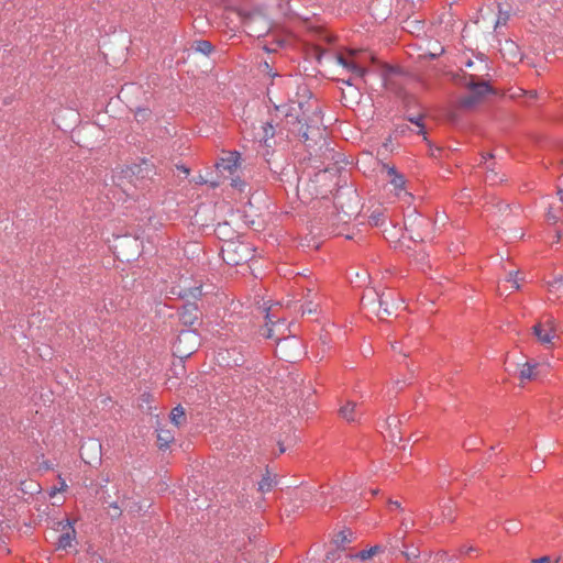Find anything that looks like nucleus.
Wrapping results in <instances>:
<instances>
[{
  "label": "nucleus",
  "mask_w": 563,
  "mask_h": 563,
  "mask_svg": "<svg viewBox=\"0 0 563 563\" xmlns=\"http://www.w3.org/2000/svg\"><path fill=\"white\" fill-rule=\"evenodd\" d=\"M212 187H217L219 185V181H210Z\"/></svg>",
  "instance_id": "nucleus-36"
},
{
  "label": "nucleus",
  "mask_w": 563,
  "mask_h": 563,
  "mask_svg": "<svg viewBox=\"0 0 563 563\" xmlns=\"http://www.w3.org/2000/svg\"><path fill=\"white\" fill-rule=\"evenodd\" d=\"M506 45L509 46V51H517V46L514 42H506Z\"/></svg>",
  "instance_id": "nucleus-28"
},
{
  "label": "nucleus",
  "mask_w": 563,
  "mask_h": 563,
  "mask_svg": "<svg viewBox=\"0 0 563 563\" xmlns=\"http://www.w3.org/2000/svg\"><path fill=\"white\" fill-rule=\"evenodd\" d=\"M550 562H551V558L548 555L539 558V559H534L532 561V563H550Z\"/></svg>",
  "instance_id": "nucleus-24"
},
{
  "label": "nucleus",
  "mask_w": 563,
  "mask_h": 563,
  "mask_svg": "<svg viewBox=\"0 0 563 563\" xmlns=\"http://www.w3.org/2000/svg\"><path fill=\"white\" fill-rule=\"evenodd\" d=\"M335 59L344 69L352 73L353 77L344 80L345 84L353 85L355 80L365 81L364 78L368 70L366 68L363 54L357 51L350 49L346 55H336Z\"/></svg>",
  "instance_id": "nucleus-2"
},
{
  "label": "nucleus",
  "mask_w": 563,
  "mask_h": 563,
  "mask_svg": "<svg viewBox=\"0 0 563 563\" xmlns=\"http://www.w3.org/2000/svg\"><path fill=\"white\" fill-rule=\"evenodd\" d=\"M549 290H550V294H556L559 292V295L556 296L558 298H561L562 295H563V280L560 278V279H555L554 282L550 283V286H549Z\"/></svg>",
  "instance_id": "nucleus-18"
},
{
  "label": "nucleus",
  "mask_w": 563,
  "mask_h": 563,
  "mask_svg": "<svg viewBox=\"0 0 563 563\" xmlns=\"http://www.w3.org/2000/svg\"><path fill=\"white\" fill-rule=\"evenodd\" d=\"M275 353L280 360L295 363L302 355L301 342L297 336L278 340Z\"/></svg>",
  "instance_id": "nucleus-3"
},
{
  "label": "nucleus",
  "mask_w": 563,
  "mask_h": 563,
  "mask_svg": "<svg viewBox=\"0 0 563 563\" xmlns=\"http://www.w3.org/2000/svg\"><path fill=\"white\" fill-rule=\"evenodd\" d=\"M66 487H67L66 483L64 481H62L58 490H64Z\"/></svg>",
  "instance_id": "nucleus-32"
},
{
  "label": "nucleus",
  "mask_w": 563,
  "mask_h": 563,
  "mask_svg": "<svg viewBox=\"0 0 563 563\" xmlns=\"http://www.w3.org/2000/svg\"><path fill=\"white\" fill-rule=\"evenodd\" d=\"M340 416L349 422H354L362 416V410L356 402L346 401V404L340 408Z\"/></svg>",
  "instance_id": "nucleus-9"
},
{
  "label": "nucleus",
  "mask_w": 563,
  "mask_h": 563,
  "mask_svg": "<svg viewBox=\"0 0 563 563\" xmlns=\"http://www.w3.org/2000/svg\"><path fill=\"white\" fill-rule=\"evenodd\" d=\"M540 368L541 365L536 362H526L519 371L520 380L523 383L526 380L536 379L541 373Z\"/></svg>",
  "instance_id": "nucleus-10"
},
{
  "label": "nucleus",
  "mask_w": 563,
  "mask_h": 563,
  "mask_svg": "<svg viewBox=\"0 0 563 563\" xmlns=\"http://www.w3.org/2000/svg\"><path fill=\"white\" fill-rule=\"evenodd\" d=\"M393 422H395V423H396V422H397V419H396V418H391V419H389V420H388V424H389V426H390Z\"/></svg>",
  "instance_id": "nucleus-35"
},
{
  "label": "nucleus",
  "mask_w": 563,
  "mask_h": 563,
  "mask_svg": "<svg viewBox=\"0 0 563 563\" xmlns=\"http://www.w3.org/2000/svg\"><path fill=\"white\" fill-rule=\"evenodd\" d=\"M505 529L507 532H517L519 530V523L515 520H508L506 522Z\"/></svg>",
  "instance_id": "nucleus-22"
},
{
  "label": "nucleus",
  "mask_w": 563,
  "mask_h": 563,
  "mask_svg": "<svg viewBox=\"0 0 563 563\" xmlns=\"http://www.w3.org/2000/svg\"><path fill=\"white\" fill-rule=\"evenodd\" d=\"M548 221L555 224L559 221L563 222V208L561 207H550L548 214H547Z\"/></svg>",
  "instance_id": "nucleus-15"
},
{
  "label": "nucleus",
  "mask_w": 563,
  "mask_h": 563,
  "mask_svg": "<svg viewBox=\"0 0 563 563\" xmlns=\"http://www.w3.org/2000/svg\"><path fill=\"white\" fill-rule=\"evenodd\" d=\"M225 353L219 354V361L223 362L228 367L241 366L244 362L243 356L238 353L234 349L232 351L228 350V361L225 360Z\"/></svg>",
  "instance_id": "nucleus-11"
},
{
  "label": "nucleus",
  "mask_w": 563,
  "mask_h": 563,
  "mask_svg": "<svg viewBox=\"0 0 563 563\" xmlns=\"http://www.w3.org/2000/svg\"><path fill=\"white\" fill-rule=\"evenodd\" d=\"M273 484L274 483L271 477H264L258 484V489L263 493L268 492L273 487Z\"/></svg>",
  "instance_id": "nucleus-19"
},
{
  "label": "nucleus",
  "mask_w": 563,
  "mask_h": 563,
  "mask_svg": "<svg viewBox=\"0 0 563 563\" xmlns=\"http://www.w3.org/2000/svg\"><path fill=\"white\" fill-rule=\"evenodd\" d=\"M383 223V213L373 212L369 217V224L378 227Z\"/></svg>",
  "instance_id": "nucleus-20"
},
{
  "label": "nucleus",
  "mask_w": 563,
  "mask_h": 563,
  "mask_svg": "<svg viewBox=\"0 0 563 563\" xmlns=\"http://www.w3.org/2000/svg\"><path fill=\"white\" fill-rule=\"evenodd\" d=\"M388 176L390 177V184L394 186L397 195L404 189L405 179L402 175L396 173L395 168H388Z\"/></svg>",
  "instance_id": "nucleus-13"
},
{
  "label": "nucleus",
  "mask_w": 563,
  "mask_h": 563,
  "mask_svg": "<svg viewBox=\"0 0 563 563\" xmlns=\"http://www.w3.org/2000/svg\"><path fill=\"white\" fill-rule=\"evenodd\" d=\"M197 184H203V183H208L207 179H205L202 176H199V178L196 180Z\"/></svg>",
  "instance_id": "nucleus-30"
},
{
  "label": "nucleus",
  "mask_w": 563,
  "mask_h": 563,
  "mask_svg": "<svg viewBox=\"0 0 563 563\" xmlns=\"http://www.w3.org/2000/svg\"><path fill=\"white\" fill-rule=\"evenodd\" d=\"M200 345V336L195 330H183L174 343L175 353L180 357L190 356Z\"/></svg>",
  "instance_id": "nucleus-5"
},
{
  "label": "nucleus",
  "mask_w": 563,
  "mask_h": 563,
  "mask_svg": "<svg viewBox=\"0 0 563 563\" xmlns=\"http://www.w3.org/2000/svg\"><path fill=\"white\" fill-rule=\"evenodd\" d=\"M57 532H60V534L57 538V548L62 550H66L73 545V541L75 539L76 531L71 523L66 521H59L56 525Z\"/></svg>",
  "instance_id": "nucleus-7"
},
{
  "label": "nucleus",
  "mask_w": 563,
  "mask_h": 563,
  "mask_svg": "<svg viewBox=\"0 0 563 563\" xmlns=\"http://www.w3.org/2000/svg\"><path fill=\"white\" fill-rule=\"evenodd\" d=\"M533 334L537 336L538 341L544 345L554 344V339L558 338L554 319L549 316L538 322L533 327Z\"/></svg>",
  "instance_id": "nucleus-6"
},
{
  "label": "nucleus",
  "mask_w": 563,
  "mask_h": 563,
  "mask_svg": "<svg viewBox=\"0 0 563 563\" xmlns=\"http://www.w3.org/2000/svg\"><path fill=\"white\" fill-rule=\"evenodd\" d=\"M461 85L467 88V95L460 99L462 108H472L477 104L485 96L492 92L488 82L479 80L474 75H463L461 77Z\"/></svg>",
  "instance_id": "nucleus-1"
},
{
  "label": "nucleus",
  "mask_w": 563,
  "mask_h": 563,
  "mask_svg": "<svg viewBox=\"0 0 563 563\" xmlns=\"http://www.w3.org/2000/svg\"><path fill=\"white\" fill-rule=\"evenodd\" d=\"M200 318V312L195 303L184 305L179 310V320L184 325H192Z\"/></svg>",
  "instance_id": "nucleus-8"
},
{
  "label": "nucleus",
  "mask_w": 563,
  "mask_h": 563,
  "mask_svg": "<svg viewBox=\"0 0 563 563\" xmlns=\"http://www.w3.org/2000/svg\"><path fill=\"white\" fill-rule=\"evenodd\" d=\"M421 120H422L421 118H417V119L411 118V119H410V121H411L412 123H415L417 126H419V128L422 130V126H423V125H422V123H421Z\"/></svg>",
  "instance_id": "nucleus-25"
},
{
  "label": "nucleus",
  "mask_w": 563,
  "mask_h": 563,
  "mask_svg": "<svg viewBox=\"0 0 563 563\" xmlns=\"http://www.w3.org/2000/svg\"><path fill=\"white\" fill-rule=\"evenodd\" d=\"M111 507L114 508L115 510H119V507L117 504H112Z\"/></svg>",
  "instance_id": "nucleus-38"
},
{
  "label": "nucleus",
  "mask_w": 563,
  "mask_h": 563,
  "mask_svg": "<svg viewBox=\"0 0 563 563\" xmlns=\"http://www.w3.org/2000/svg\"><path fill=\"white\" fill-rule=\"evenodd\" d=\"M179 169L187 176L189 174V169L185 166L179 167Z\"/></svg>",
  "instance_id": "nucleus-31"
},
{
  "label": "nucleus",
  "mask_w": 563,
  "mask_h": 563,
  "mask_svg": "<svg viewBox=\"0 0 563 563\" xmlns=\"http://www.w3.org/2000/svg\"><path fill=\"white\" fill-rule=\"evenodd\" d=\"M170 420L176 427L183 423V420H185V410L181 406H177L172 410Z\"/></svg>",
  "instance_id": "nucleus-16"
},
{
  "label": "nucleus",
  "mask_w": 563,
  "mask_h": 563,
  "mask_svg": "<svg viewBox=\"0 0 563 563\" xmlns=\"http://www.w3.org/2000/svg\"><path fill=\"white\" fill-rule=\"evenodd\" d=\"M240 166V154L238 152H228L216 164V168L220 174L228 173V177H231V186L240 188L242 181L239 176L234 177Z\"/></svg>",
  "instance_id": "nucleus-4"
},
{
  "label": "nucleus",
  "mask_w": 563,
  "mask_h": 563,
  "mask_svg": "<svg viewBox=\"0 0 563 563\" xmlns=\"http://www.w3.org/2000/svg\"><path fill=\"white\" fill-rule=\"evenodd\" d=\"M507 20H508V13L507 12L503 13L500 11L499 12V16H498L497 22H496V27H498L499 25L506 24Z\"/></svg>",
  "instance_id": "nucleus-23"
},
{
  "label": "nucleus",
  "mask_w": 563,
  "mask_h": 563,
  "mask_svg": "<svg viewBox=\"0 0 563 563\" xmlns=\"http://www.w3.org/2000/svg\"><path fill=\"white\" fill-rule=\"evenodd\" d=\"M444 516L448 517V520H453V517H452V509L449 507L446 512H444Z\"/></svg>",
  "instance_id": "nucleus-27"
},
{
  "label": "nucleus",
  "mask_w": 563,
  "mask_h": 563,
  "mask_svg": "<svg viewBox=\"0 0 563 563\" xmlns=\"http://www.w3.org/2000/svg\"><path fill=\"white\" fill-rule=\"evenodd\" d=\"M266 319L268 320V322L271 323H274V321L272 320V317H271V312L268 311L267 314H266Z\"/></svg>",
  "instance_id": "nucleus-33"
},
{
  "label": "nucleus",
  "mask_w": 563,
  "mask_h": 563,
  "mask_svg": "<svg viewBox=\"0 0 563 563\" xmlns=\"http://www.w3.org/2000/svg\"><path fill=\"white\" fill-rule=\"evenodd\" d=\"M174 441V434L167 429H159L157 431V444L159 449H167L168 445Z\"/></svg>",
  "instance_id": "nucleus-12"
},
{
  "label": "nucleus",
  "mask_w": 563,
  "mask_h": 563,
  "mask_svg": "<svg viewBox=\"0 0 563 563\" xmlns=\"http://www.w3.org/2000/svg\"><path fill=\"white\" fill-rule=\"evenodd\" d=\"M272 330L271 329H267V331L265 333H263L264 335H266L267 338H272Z\"/></svg>",
  "instance_id": "nucleus-34"
},
{
  "label": "nucleus",
  "mask_w": 563,
  "mask_h": 563,
  "mask_svg": "<svg viewBox=\"0 0 563 563\" xmlns=\"http://www.w3.org/2000/svg\"><path fill=\"white\" fill-rule=\"evenodd\" d=\"M496 175L495 174H492V175H487L486 176V181H489L490 184H495L496 183Z\"/></svg>",
  "instance_id": "nucleus-26"
},
{
  "label": "nucleus",
  "mask_w": 563,
  "mask_h": 563,
  "mask_svg": "<svg viewBox=\"0 0 563 563\" xmlns=\"http://www.w3.org/2000/svg\"><path fill=\"white\" fill-rule=\"evenodd\" d=\"M195 49L203 55H209L213 51V46L208 41H197L195 43Z\"/></svg>",
  "instance_id": "nucleus-17"
},
{
  "label": "nucleus",
  "mask_w": 563,
  "mask_h": 563,
  "mask_svg": "<svg viewBox=\"0 0 563 563\" xmlns=\"http://www.w3.org/2000/svg\"><path fill=\"white\" fill-rule=\"evenodd\" d=\"M384 550H385V547L376 544L374 547H371L367 550L360 551L358 553H356L354 555V558L365 561V560H368V559L375 556L378 553L384 552Z\"/></svg>",
  "instance_id": "nucleus-14"
},
{
  "label": "nucleus",
  "mask_w": 563,
  "mask_h": 563,
  "mask_svg": "<svg viewBox=\"0 0 563 563\" xmlns=\"http://www.w3.org/2000/svg\"><path fill=\"white\" fill-rule=\"evenodd\" d=\"M506 282L511 284L512 289H519V287H520L518 278H517V274L514 275L512 273H509Z\"/></svg>",
  "instance_id": "nucleus-21"
},
{
  "label": "nucleus",
  "mask_w": 563,
  "mask_h": 563,
  "mask_svg": "<svg viewBox=\"0 0 563 563\" xmlns=\"http://www.w3.org/2000/svg\"><path fill=\"white\" fill-rule=\"evenodd\" d=\"M285 450H286V449H285L282 444H279V452H280V453H284V452H285Z\"/></svg>",
  "instance_id": "nucleus-37"
},
{
  "label": "nucleus",
  "mask_w": 563,
  "mask_h": 563,
  "mask_svg": "<svg viewBox=\"0 0 563 563\" xmlns=\"http://www.w3.org/2000/svg\"><path fill=\"white\" fill-rule=\"evenodd\" d=\"M558 192L563 194V176L560 178V184L558 187Z\"/></svg>",
  "instance_id": "nucleus-29"
}]
</instances>
